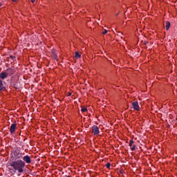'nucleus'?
Wrapping results in <instances>:
<instances>
[{"instance_id":"1","label":"nucleus","mask_w":177,"mask_h":177,"mask_svg":"<svg viewBox=\"0 0 177 177\" xmlns=\"http://www.w3.org/2000/svg\"><path fill=\"white\" fill-rule=\"evenodd\" d=\"M10 167H8V170L12 175H15L17 171L18 174H23L26 163L21 160H15L10 163Z\"/></svg>"},{"instance_id":"2","label":"nucleus","mask_w":177,"mask_h":177,"mask_svg":"<svg viewBox=\"0 0 177 177\" xmlns=\"http://www.w3.org/2000/svg\"><path fill=\"white\" fill-rule=\"evenodd\" d=\"M20 158H23V153L19 149L14 150L11 153V160L12 161H18Z\"/></svg>"},{"instance_id":"3","label":"nucleus","mask_w":177,"mask_h":177,"mask_svg":"<svg viewBox=\"0 0 177 177\" xmlns=\"http://www.w3.org/2000/svg\"><path fill=\"white\" fill-rule=\"evenodd\" d=\"M91 129H92V133H93L95 136L100 133V131H99V127L96 125H93Z\"/></svg>"},{"instance_id":"4","label":"nucleus","mask_w":177,"mask_h":177,"mask_svg":"<svg viewBox=\"0 0 177 177\" xmlns=\"http://www.w3.org/2000/svg\"><path fill=\"white\" fill-rule=\"evenodd\" d=\"M23 162L26 163V164H31V157L30 156H25L23 157Z\"/></svg>"},{"instance_id":"5","label":"nucleus","mask_w":177,"mask_h":177,"mask_svg":"<svg viewBox=\"0 0 177 177\" xmlns=\"http://www.w3.org/2000/svg\"><path fill=\"white\" fill-rule=\"evenodd\" d=\"M132 106H133V109H134V110H136V111H139L140 107H139V102H138V101H135L132 102Z\"/></svg>"},{"instance_id":"6","label":"nucleus","mask_w":177,"mask_h":177,"mask_svg":"<svg viewBox=\"0 0 177 177\" xmlns=\"http://www.w3.org/2000/svg\"><path fill=\"white\" fill-rule=\"evenodd\" d=\"M133 140L129 141V147H131V151H135V150H136V145H133Z\"/></svg>"},{"instance_id":"7","label":"nucleus","mask_w":177,"mask_h":177,"mask_svg":"<svg viewBox=\"0 0 177 177\" xmlns=\"http://www.w3.org/2000/svg\"><path fill=\"white\" fill-rule=\"evenodd\" d=\"M16 127H17V124L15 123H13L11 124L10 127V133H15V132L16 131Z\"/></svg>"},{"instance_id":"8","label":"nucleus","mask_w":177,"mask_h":177,"mask_svg":"<svg viewBox=\"0 0 177 177\" xmlns=\"http://www.w3.org/2000/svg\"><path fill=\"white\" fill-rule=\"evenodd\" d=\"M8 77V73H6V71H3L0 73V78L1 80H5V78Z\"/></svg>"},{"instance_id":"9","label":"nucleus","mask_w":177,"mask_h":177,"mask_svg":"<svg viewBox=\"0 0 177 177\" xmlns=\"http://www.w3.org/2000/svg\"><path fill=\"white\" fill-rule=\"evenodd\" d=\"M51 57L54 60H57V55H56V51L55 50H51Z\"/></svg>"},{"instance_id":"10","label":"nucleus","mask_w":177,"mask_h":177,"mask_svg":"<svg viewBox=\"0 0 177 177\" xmlns=\"http://www.w3.org/2000/svg\"><path fill=\"white\" fill-rule=\"evenodd\" d=\"M6 73H7V75H12L15 73V71L13 69L9 68L6 71Z\"/></svg>"},{"instance_id":"11","label":"nucleus","mask_w":177,"mask_h":177,"mask_svg":"<svg viewBox=\"0 0 177 177\" xmlns=\"http://www.w3.org/2000/svg\"><path fill=\"white\" fill-rule=\"evenodd\" d=\"M5 91V86H3V82L0 79V92Z\"/></svg>"},{"instance_id":"12","label":"nucleus","mask_w":177,"mask_h":177,"mask_svg":"<svg viewBox=\"0 0 177 177\" xmlns=\"http://www.w3.org/2000/svg\"><path fill=\"white\" fill-rule=\"evenodd\" d=\"M170 27H171V23L169 21H166L165 28H166L167 31H168V30H169Z\"/></svg>"},{"instance_id":"13","label":"nucleus","mask_w":177,"mask_h":177,"mask_svg":"<svg viewBox=\"0 0 177 177\" xmlns=\"http://www.w3.org/2000/svg\"><path fill=\"white\" fill-rule=\"evenodd\" d=\"M75 57L76 59H80V57H81V55H80V53H78V51H76V52L75 53Z\"/></svg>"},{"instance_id":"14","label":"nucleus","mask_w":177,"mask_h":177,"mask_svg":"<svg viewBox=\"0 0 177 177\" xmlns=\"http://www.w3.org/2000/svg\"><path fill=\"white\" fill-rule=\"evenodd\" d=\"M87 109L86 108H85V107H82V109H81V111L82 112V113H85V111H87Z\"/></svg>"},{"instance_id":"15","label":"nucleus","mask_w":177,"mask_h":177,"mask_svg":"<svg viewBox=\"0 0 177 177\" xmlns=\"http://www.w3.org/2000/svg\"><path fill=\"white\" fill-rule=\"evenodd\" d=\"M13 88H15V89H19V86L16 84H13Z\"/></svg>"},{"instance_id":"16","label":"nucleus","mask_w":177,"mask_h":177,"mask_svg":"<svg viewBox=\"0 0 177 177\" xmlns=\"http://www.w3.org/2000/svg\"><path fill=\"white\" fill-rule=\"evenodd\" d=\"M103 35H106L107 34V30L104 29V31L102 32Z\"/></svg>"},{"instance_id":"17","label":"nucleus","mask_w":177,"mask_h":177,"mask_svg":"<svg viewBox=\"0 0 177 177\" xmlns=\"http://www.w3.org/2000/svg\"><path fill=\"white\" fill-rule=\"evenodd\" d=\"M105 167H106V168L109 169L110 168V162H107L106 164Z\"/></svg>"},{"instance_id":"18","label":"nucleus","mask_w":177,"mask_h":177,"mask_svg":"<svg viewBox=\"0 0 177 177\" xmlns=\"http://www.w3.org/2000/svg\"><path fill=\"white\" fill-rule=\"evenodd\" d=\"M10 57L11 60H15V59H16V57H15L13 55H11Z\"/></svg>"},{"instance_id":"19","label":"nucleus","mask_w":177,"mask_h":177,"mask_svg":"<svg viewBox=\"0 0 177 177\" xmlns=\"http://www.w3.org/2000/svg\"><path fill=\"white\" fill-rule=\"evenodd\" d=\"M32 3H35V0H30Z\"/></svg>"},{"instance_id":"20","label":"nucleus","mask_w":177,"mask_h":177,"mask_svg":"<svg viewBox=\"0 0 177 177\" xmlns=\"http://www.w3.org/2000/svg\"><path fill=\"white\" fill-rule=\"evenodd\" d=\"M13 2H17V0H12Z\"/></svg>"},{"instance_id":"21","label":"nucleus","mask_w":177,"mask_h":177,"mask_svg":"<svg viewBox=\"0 0 177 177\" xmlns=\"http://www.w3.org/2000/svg\"><path fill=\"white\" fill-rule=\"evenodd\" d=\"M65 177H71L70 176H65Z\"/></svg>"}]
</instances>
